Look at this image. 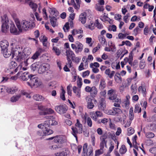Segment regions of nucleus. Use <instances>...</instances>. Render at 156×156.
Returning <instances> with one entry per match:
<instances>
[{
    "label": "nucleus",
    "mask_w": 156,
    "mask_h": 156,
    "mask_svg": "<svg viewBox=\"0 0 156 156\" xmlns=\"http://www.w3.org/2000/svg\"><path fill=\"white\" fill-rule=\"evenodd\" d=\"M10 48L9 50L7 49L2 51L4 57L7 58L12 55V57H14L16 61L20 64L21 61L23 59L24 56L23 51L28 50L29 48H27L24 49L21 46L16 45L13 43L11 44Z\"/></svg>",
    "instance_id": "f257e3e1"
},
{
    "label": "nucleus",
    "mask_w": 156,
    "mask_h": 156,
    "mask_svg": "<svg viewBox=\"0 0 156 156\" xmlns=\"http://www.w3.org/2000/svg\"><path fill=\"white\" fill-rule=\"evenodd\" d=\"M52 116L51 115L46 116L45 118L48 120L44 122L43 123L39 124L37 127L39 128L42 129V131H38L37 134L39 136H47L50 135L53 133V131L48 128L50 125H56L57 122L55 120L51 119Z\"/></svg>",
    "instance_id": "f03ea898"
},
{
    "label": "nucleus",
    "mask_w": 156,
    "mask_h": 156,
    "mask_svg": "<svg viewBox=\"0 0 156 156\" xmlns=\"http://www.w3.org/2000/svg\"><path fill=\"white\" fill-rule=\"evenodd\" d=\"M43 50L41 48H39L31 58H27V56L24 53V50L23 51V53L24 55V58L21 61V64L18 66L17 69H21L22 68L23 70H26L27 67H25L28 66L31 62L37 59L40 55L43 52Z\"/></svg>",
    "instance_id": "7ed1b4c3"
},
{
    "label": "nucleus",
    "mask_w": 156,
    "mask_h": 156,
    "mask_svg": "<svg viewBox=\"0 0 156 156\" xmlns=\"http://www.w3.org/2000/svg\"><path fill=\"white\" fill-rule=\"evenodd\" d=\"M13 19L20 32L23 30H27L35 26V23H34L33 21L23 20L20 22L18 18L14 17Z\"/></svg>",
    "instance_id": "20e7f679"
},
{
    "label": "nucleus",
    "mask_w": 156,
    "mask_h": 156,
    "mask_svg": "<svg viewBox=\"0 0 156 156\" xmlns=\"http://www.w3.org/2000/svg\"><path fill=\"white\" fill-rule=\"evenodd\" d=\"M2 20H3L2 26V32H6L10 27V30L11 33L15 35L19 34L20 31L18 30L12 21L9 20L6 16H4Z\"/></svg>",
    "instance_id": "39448f33"
},
{
    "label": "nucleus",
    "mask_w": 156,
    "mask_h": 156,
    "mask_svg": "<svg viewBox=\"0 0 156 156\" xmlns=\"http://www.w3.org/2000/svg\"><path fill=\"white\" fill-rule=\"evenodd\" d=\"M107 138V136L105 134L100 137V149L96 151L95 156H99L103 153V149L105 146V147H107V141L106 140Z\"/></svg>",
    "instance_id": "423d86ee"
},
{
    "label": "nucleus",
    "mask_w": 156,
    "mask_h": 156,
    "mask_svg": "<svg viewBox=\"0 0 156 156\" xmlns=\"http://www.w3.org/2000/svg\"><path fill=\"white\" fill-rule=\"evenodd\" d=\"M72 130V134L75 137L76 140H77V134L82 133L83 130V126L78 119L76 120V122L75 126H72L71 128Z\"/></svg>",
    "instance_id": "0eeeda50"
},
{
    "label": "nucleus",
    "mask_w": 156,
    "mask_h": 156,
    "mask_svg": "<svg viewBox=\"0 0 156 156\" xmlns=\"http://www.w3.org/2000/svg\"><path fill=\"white\" fill-rule=\"evenodd\" d=\"M25 96L27 98H30L31 96L25 90H21L19 91V93L12 96L10 98V101L14 103L18 101L22 95Z\"/></svg>",
    "instance_id": "6e6552de"
},
{
    "label": "nucleus",
    "mask_w": 156,
    "mask_h": 156,
    "mask_svg": "<svg viewBox=\"0 0 156 156\" xmlns=\"http://www.w3.org/2000/svg\"><path fill=\"white\" fill-rule=\"evenodd\" d=\"M18 67L16 69L15 71H11V73L12 74H14L17 72L18 70H19V72L17 73V75L19 76L20 77H21V79L23 81H27L28 79H30V76L31 75H29L28 72H23L22 70L24 71L23 69L22 68L21 69H17Z\"/></svg>",
    "instance_id": "1a4fd4ad"
},
{
    "label": "nucleus",
    "mask_w": 156,
    "mask_h": 156,
    "mask_svg": "<svg viewBox=\"0 0 156 156\" xmlns=\"http://www.w3.org/2000/svg\"><path fill=\"white\" fill-rule=\"evenodd\" d=\"M30 81L27 82V83L31 87L34 86L38 87L42 84V83L38 81V78L35 75H31V76H30Z\"/></svg>",
    "instance_id": "9d476101"
},
{
    "label": "nucleus",
    "mask_w": 156,
    "mask_h": 156,
    "mask_svg": "<svg viewBox=\"0 0 156 156\" xmlns=\"http://www.w3.org/2000/svg\"><path fill=\"white\" fill-rule=\"evenodd\" d=\"M66 55L67 56V59H70V58L74 61L78 62L80 60L78 57H75V55L70 49H66Z\"/></svg>",
    "instance_id": "9b49d317"
},
{
    "label": "nucleus",
    "mask_w": 156,
    "mask_h": 156,
    "mask_svg": "<svg viewBox=\"0 0 156 156\" xmlns=\"http://www.w3.org/2000/svg\"><path fill=\"white\" fill-rule=\"evenodd\" d=\"M72 48L75 50L76 53H77L81 52L83 49V45L78 41H76L75 44H71Z\"/></svg>",
    "instance_id": "f8f14e48"
},
{
    "label": "nucleus",
    "mask_w": 156,
    "mask_h": 156,
    "mask_svg": "<svg viewBox=\"0 0 156 156\" xmlns=\"http://www.w3.org/2000/svg\"><path fill=\"white\" fill-rule=\"evenodd\" d=\"M90 115L91 118L95 121H98V119L99 117H102L103 116L102 112L98 111L91 112Z\"/></svg>",
    "instance_id": "ddd939ff"
},
{
    "label": "nucleus",
    "mask_w": 156,
    "mask_h": 156,
    "mask_svg": "<svg viewBox=\"0 0 156 156\" xmlns=\"http://www.w3.org/2000/svg\"><path fill=\"white\" fill-rule=\"evenodd\" d=\"M50 66L48 63H43L40 65L38 69V72L40 74H41L49 69Z\"/></svg>",
    "instance_id": "4468645a"
},
{
    "label": "nucleus",
    "mask_w": 156,
    "mask_h": 156,
    "mask_svg": "<svg viewBox=\"0 0 156 156\" xmlns=\"http://www.w3.org/2000/svg\"><path fill=\"white\" fill-rule=\"evenodd\" d=\"M56 111L60 114L65 113L67 110V107L66 105L57 106L55 107Z\"/></svg>",
    "instance_id": "2eb2a0df"
},
{
    "label": "nucleus",
    "mask_w": 156,
    "mask_h": 156,
    "mask_svg": "<svg viewBox=\"0 0 156 156\" xmlns=\"http://www.w3.org/2000/svg\"><path fill=\"white\" fill-rule=\"evenodd\" d=\"M86 100L87 103V108L90 109H92L94 107V105L92 102L96 101V100L89 96L86 97Z\"/></svg>",
    "instance_id": "dca6fc26"
},
{
    "label": "nucleus",
    "mask_w": 156,
    "mask_h": 156,
    "mask_svg": "<svg viewBox=\"0 0 156 156\" xmlns=\"http://www.w3.org/2000/svg\"><path fill=\"white\" fill-rule=\"evenodd\" d=\"M54 141L56 143L63 144L66 142V140L64 136H57L54 137Z\"/></svg>",
    "instance_id": "f3484780"
},
{
    "label": "nucleus",
    "mask_w": 156,
    "mask_h": 156,
    "mask_svg": "<svg viewBox=\"0 0 156 156\" xmlns=\"http://www.w3.org/2000/svg\"><path fill=\"white\" fill-rule=\"evenodd\" d=\"M108 94L109 96V99L111 100H114L118 98L117 97L116 91L115 90L111 89L108 91Z\"/></svg>",
    "instance_id": "a211bd4d"
},
{
    "label": "nucleus",
    "mask_w": 156,
    "mask_h": 156,
    "mask_svg": "<svg viewBox=\"0 0 156 156\" xmlns=\"http://www.w3.org/2000/svg\"><path fill=\"white\" fill-rule=\"evenodd\" d=\"M9 45L8 41L5 40L1 41L0 43V46L2 49V51L7 49Z\"/></svg>",
    "instance_id": "6ab92c4d"
},
{
    "label": "nucleus",
    "mask_w": 156,
    "mask_h": 156,
    "mask_svg": "<svg viewBox=\"0 0 156 156\" xmlns=\"http://www.w3.org/2000/svg\"><path fill=\"white\" fill-rule=\"evenodd\" d=\"M106 106L104 99L103 98H101L99 102L98 109L100 110L103 111L105 109Z\"/></svg>",
    "instance_id": "aec40b11"
},
{
    "label": "nucleus",
    "mask_w": 156,
    "mask_h": 156,
    "mask_svg": "<svg viewBox=\"0 0 156 156\" xmlns=\"http://www.w3.org/2000/svg\"><path fill=\"white\" fill-rule=\"evenodd\" d=\"M18 88L16 87H7L6 92L8 93L13 94L18 91Z\"/></svg>",
    "instance_id": "412c9836"
},
{
    "label": "nucleus",
    "mask_w": 156,
    "mask_h": 156,
    "mask_svg": "<svg viewBox=\"0 0 156 156\" xmlns=\"http://www.w3.org/2000/svg\"><path fill=\"white\" fill-rule=\"evenodd\" d=\"M144 129L147 130L155 131L156 130V124L154 123L149 124Z\"/></svg>",
    "instance_id": "4be33fe9"
},
{
    "label": "nucleus",
    "mask_w": 156,
    "mask_h": 156,
    "mask_svg": "<svg viewBox=\"0 0 156 156\" xmlns=\"http://www.w3.org/2000/svg\"><path fill=\"white\" fill-rule=\"evenodd\" d=\"M115 72L114 71H111L109 69H107L105 70V73L110 78H112L114 75Z\"/></svg>",
    "instance_id": "5701e85b"
},
{
    "label": "nucleus",
    "mask_w": 156,
    "mask_h": 156,
    "mask_svg": "<svg viewBox=\"0 0 156 156\" xmlns=\"http://www.w3.org/2000/svg\"><path fill=\"white\" fill-rule=\"evenodd\" d=\"M79 20L82 24H85L86 21V13H83L81 14L79 16Z\"/></svg>",
    "instance_id": "b1692460"
},
{
    "label": "nucleus",
    "mask_w": 156,
    "mask_h": 156,
    "mask_svg": "<svg viewBox=\"0 0 156 156\" xmlns=\"http://www.w3.org/2000/svg\"><path fill=\"white\" fill-rule=\"evenodd\" d=\"M73 91L77 97L78 98L80 97L81 90L80 88H78L76 86H74L73 87Z\"/></svg>",
    "instance_id": "393cba45"
},
{
    "label": "nucleus",
    "mask_w": 156,
    "mask_h": 156,
    "mask_svg": "<svg viewBox=\"0 0 156 156\" xmlns=\"http://www.w3.org/2000/svg\"><path fill=\"white\" fill-rule=\"evenodd\" d=\"M17 66V64L14 61L11 62L10 64V69H9V72L10 74H12L11 73V71H15L14 68Z\"/></svg>",
    "instance_id": "a878e982"
},
{
    "label": "nucleus",
    "mask_w": 156,
    "mask_h": 156,
    "mask_svg": "<svg viewBox=\"0 0 156 156\" xmlns=\"http://www.w3.org/2000/svg\"><path fill=\"white\" fill-rule=\"evenodd\" d=\"M33 99L37 101H41L45 99L44 98L43 96L38 94H35L33 97Z\"/></svg>",
    "instance_id": "bb28decb"
},
{
    "label": "nucleus",
    "mask_w": 156,
    "mask_h": 156,
    "mask_svg": "<svg viewBox=\"0 0 156 156\" xmlns=\"http://www.w3.org/2000/svg\"><path fill=\"white\" fill-rule=\"evenodd\" d=\"M50 18V22L52 26L53 27H55L58 26V23L57 22V19L54 16L51 17Z\"/></svg>",
    "instance_id": "cd10ccee"
},
{
    "label": "nucleus",
    "mask_w": 156,
    "mask_h": 156,
    "mask_svg": "<svg viewBox=\"0 0 156 156\" xmlns=\"http://www.w3.org/2000/svg\"><path fill=\"white\" fill-rule=\"evenodd\" d=\"M40 41L42 42L43 45L44 46H46L47 44V38L44 35L41 36L40 37Z\"/></svg>",
    "instance_id": "c85d7f7f"
},
{
    "label": "nucleus",
    "mask_w": 156,
    "mask_h": 156,
    "mask_svg": "<svg viewBox=\"0 0 156 156\" xmlns=\"http://www.w3.org/2000/svg\"><path fill=\"white\" fill-rule=\"evenodd\" d=\"M106 83L105 80L102 79L100 80L99 85V88L101 90H103L106 87Z\"/></svg>",
    "instance_id": "c756f323"
},
{
    "label": "nucleus",
    "mask_w": 156,
    "mask_h": 156,
    "mask_svg": "<svg viewBox=\"0 0 156 156\" xmlns=\"http://www.w3.org/2000/svg\"><path fill=\"white\" fill-rule=\"evenodd\" d=\"M90 93L92 97H95L98 93V90L97 88L94 86L91 87V90Z\"/></svg>",
    "instance_id": "7c9ffc66"
},
{
    "label": "nucleus",
    "mask_w": 156,
    "mask_h": 156,
    "mask_svg": "<svg viewBox=\"0 0 156 156\" xmlns=\"http://www.w3.org/2000/svg\"><path fill=\"white\" fill-rule=\"evenodd\" d=\"M113 111L114 115L118 116L122 113V111L120 109L114 107Z\"/></svg>",
    "instance_id": "2f4dec72"
},
{
    "label": "nucleus",
    "mask_w": 156,
    "mask_h": 156,
    "mask_svg": "<svg viewBox=\"0 0 156 156\" xmlns=\"http://www.w3.org/2000/svg\"><path fill=\"white\" fill-rule=\"evenodd\" d=\"M54 112V111L51 108L48 109L46 112H41L39 113L41 115H45L48 114H51Z\"/></svg>",
    "instance_id": "473e14b6"
},
{
    "label": "nucleus",
    "mask_w": 156,
    "mask_h": 156,
    "mask_svg": "<svg viewBox=\"0 0 156 156\" xmlns=\"http://www.w3.org/2000/svg\"><path fill=\"white\" fill-rule=\"evenodd\" d=\"M145 130L144 129L143 130L144 131V133L145 134L146 137L148 138H151L154 137V133L149 132H145Z\"/></svg>",
    "instance_id": "72a5a7b5"
},
{
    "label": "nucleus",
    "mask_w": 156,
    "mask_h": 156,
    "mask_svg": "<svg viewBox=\"0 0 156 156\" xmlns=\"http://www.w3.org/2000/svg\"><path fill=\"white\" fill-rule=\"evenodd\" d=\"M138 91L140 92H141L144 94H145L146 90L144 84H142L141 86H139L138 88Z\"/></svg>",
    "instance_id": "f704fd0d"
},
{
    "label": "nucleus",
    "mask_w": 156,
    "mask_h": 156,
    "mask_svg": "<svg viewBox=\"0 0 156 156\" xmlns=\"http://www.w3.org/2000/svg\"><path fill=\"white\" fill-rule=\"evenodd\" d=\"M86 153H87V156H93V149L92 147L89 146L88 147V148H87Z\"/></svg>",
    "instance_id": "c9c22d12"
},
{
    "label": "nucleus",
    "mask_w": 156,
    "mask_h": 156,
    "mask_svg": "<svg viewBox=\"0 0 156 156\" xmlns=\"http://www.w3.org/2000/svg\"><path fill=\"white\" fill-rule=\"evenodd\" d=\"M95 24H94L93 22L91 21L89 24H86L85 27L87 28H88L91 30H92L95 28Z\"/></svg>",
    "instance_id": "e433bc0d"
},
{
    "label": "nucleus",
    "mask_w": 156,
    "mask_h": 156,
    "mask_svg": "<svg viewBox=\"0 0 156 156\" xmlns=\"http://www.w3.org/2000/svg\"><path fill=\"white\" fill-rule=\"evenodd\" d=\"M114 78L115 81L117 83H121L122 82V79L119 74L118 73L116 74Z\"/></svg>",
    "instance_id": "4c0bfd02"
},
{
    "label": "nucleus",
    "mask_w": 156,
    "mask_h": 156,
    "mask_svg": "<svg viewBox=\"0 0 156 156\" xmlns=\"http://www.w3.org/2000/svg\"><path fill=\"white\" fill-rule=\"evenodd\" d=\"M49 12L51 15L56 16H57L58 14V12L55 8L50 9Z\"/></svg>",
    "instance_id": "58836bf2"
},
{
    "label": "nucleus",
    "mask_w": 156,
    "mask_h": 156,
    "mask_svg": "<svg viewBox=\"0 0 156 156\" xmlns=\"http://www.w3.org/2000/svg\"><path fill=\"white\" fill-rule=\"evenodd\" d=\"M121 100L119 98L113 100V102H116L113 105L116 107H119L120 106Z\"/></svg>",
    "instance_id": "ea45409f"
},
{
    "label": "nucleus",
    "mask_w": 156,
    "mask_h": 156,
    "mask_svg": "<svg viewBox=\"0 0 156 156\" xmlns=\"http://www.w3.org/2000/svg\"><path fill=\"white\" fill-rule=\"evenodd\" d=\"M29 5L34 11L35 12L36 11L37 7V5L36 3L31 2L29 3Z\"/></svg>",
    "instance_id": "a19ab883"
},
{
    "label": "nucleus",
    "mask_w": 156,
    "mask_h": 156,
    "mask_svg": "<svg viewBox=\"0 0 156 156\" xmlns=\"http://www.w3.org/2000/svg\"><path fill=\"white\" fill-rule=\"evenodd\" d=\"M108 121L109 120L108 119L104 118L101 120H98V121L97 123L99 124H100L101 123L104 125H106L107 122H108Z\"/></svg>",
    "instance_id": "79ce46f5"
},
{
    "label": "nucleus",
    "mask_w": 156,
    "mask_h": 156,
    "mask_svg": "<svg viewBox=\"0 0 156 156\" xmlns=\"http://www.w3.org/2000/svg\"><path fill=\"white\" fill-rule=\"evenodd\" d=\"M83 33V30L80 29H74L72 31V34L74 36L77 34H82Z\"/></svg>",
    "instance_id": "37998d69"
},
{
    "label": "nucleus",
    "mask_w": 156,
    "mask_h": 156,
    "mask_svg": "<svg viewBox=\"0 0 156 156\" xmlns=\"http://www.w3.org/2000/svg\"><path fill=\"white\" fill-rule=\"evenodd\" d=\"M127 149L126 146L124 145H122L119 150V152L121 154H124L126 152Z\"/></svg>",
    "instance_id": "c03bdc74"
},
{
    "label": "nucleus",
    "mask_w": 156,
    "mask_h": 156,
    "mask_svg": "<svg viewBox=\"0 0 156 156\" xmlns=\"http://www.w3.org/2000/svg\"><path fill=\"white\" fill-rule=\"evenodd\" d=\"M52 51L57 55H59L60 53V50L57 47H53L52 48Z\"/></svg>",
    "instance_id": "a18cd8bd"
},
{
    "label": "nucleus",
    "mask_w": 156,
    "mask_h": 156,
    "mask_svg": "<svg viewBox=\"0 0 156 156\" xmlns=\"http://www.w3.org/2000/svg\"><path fill=\"white\" fill-rule=\"evenodd\" d=\"M95 26L99 29H101L103 28V25L99 22L98 20V19L95 20Z\"/></svg>",
    "instance_id": "49530a36"
},
{
    "label": "nucleus",
    "mask_w": 156,
    "mask_h": 156,
    "mask_svg": "<svg viewBox=\"0 0 156 156\" xmlns=\"http://www.w3.org/2000/svg\"><path fill=\"white\" fill-rule=\"evenodd\" d=\"M89 127H91L92 126V122L90 117H89L87 119V120L85 122Z\"/></svg>",
    "instance_id": "de8ad7c7"
},
{
    "label": "nucleus",
    "mask_w": 156,
    "mask_h": 156,
    "mask_svg": "<svg viewBox=\"0 0 156 156\" xmlns=\"http://www.w3.org/2000/svg\"><path fill=\"white\" fill-rule=\"evenodd\" d=\"M56 84V82L55 81H52L49 83L48 85L49 88L53 89L56 87L55 85Z\"/></svg>",
    "instance_id": "09e8293b"
},
{
    "label": "nucleus",
    "mask_w": 156,
    "mask_h": 156,
    "mask_svg": "<svg viewBox=\"0 0 156 156\" xmlns=\"http://www.w3.org/2000/svg\"><path fill=\"white\" fill-rule=\"evenodd\" d=\"M141 111V108L140 107V105L139 104L136 105L134 110V112L135 113H140Z\"/></svg>",
    "instance_id": "8fccbe9b"
},
{
    "label": "nucleus",
    "mask_w": 156,
    "mask_h": 156,
    "mask_svg": "<svg viewBox=\"0 0 156 156\" xmlns=\"http://www.w3.org/2000/svg\"><path fill=\"white\" fill-rule=\"evenodd\" d=\"M129 34L126 33L124 34L119 33L118 34V37L119 39H123L126 38V35H129Z\"/></svg>",
    "instance_id": "3c124183"
},
{
    "label": "nucleus",
    "mask_w": 156,
    "mask_h": 156,
    "mask_svg": "<svg viewBox=\"0 0 156 156\" xmlns=\"http://www.w3.org/2000/svg\"><path fill=\"white\" fill-rule=\"evenodd\" d=\"M62 92L60 94V97L61 99L65 101L66 100L65 94L66 93L65 91L63 89H62Z\"/></svg>",
    "instance_id": "603ef678"
},
{
    "label": "nucleus",
    "mask_w": 156,
    "mask_h": 156,
    "mask_svg": "<svg viewBox=\"0 0 156 156\" xmlns=\"http://www.w3.org/2000/svg\"><path fill=\"white\" fill-rule=\"evenodd\" d=\"M99 41L102 45H104L106 43L105 39L103 36H101L99 38Z\"/></svg>",
    "instance_id": "864d4df0"
},
{
    "label": "nucleus",
    "mask_w": 156,
    "mask_h": 156,
    "mask_svg": "<svg viewBox=\"0 0 156 156\" xmlns=\"http://www.w3.org/2000/svg\"><path fill=\"white\" fill-rule=\"evenodd\" d=\"M127 131V135L129 136L131 135L134 133V130L131 127L128 128Z\"/></svg>",
    "instance_id": "5fc2aeb1"
},
{
    "label": "nucleus",
    "mask_w": 156,
    "mask_h": 156,
    "mask_svg": "<svg viewBox=\"0 0 156 156\" xmlns=\"http://www.w3.org/2000/svg\"><path fill=\"white\" fill-rule=\"evenodd\" d=\"M63 29L65 32H66L68 31L69 29V23L68 22L66 23L64 27H63Z\"/></svg>",
    "instance_id": "6e6d98bb"
},
{
    "label": "nucleus",
    "mask_w": 156,
    "mask_h": 156,
    "mask_svg": "<svg viewBox=\"0 0 156 156\" xmlns=\"http://www.w3.org/2000/svg\"><path fill=\"white\" fill-rule=\"evenodd\" d=\"M38 109L42 111V112H46L47 110V108L41 105H38Z\"/></svg>",
    "instance_id": "4d7b16f0"
},
{
    "label": "nucleus",
    "mask_w": 156,
    "mask_h": 156,
    "mask_svg": "<svg viewBox=\"0 0 156 156\" xmlns=\"http://www.w3.org/2000/svg\"><path fill=\"white\" fill-rule=\"evenodd\" d=\"M77 84L78 87L80 88L82 85V80L81 78L78 77Z\"/></svg>",
    "instance_id": "13d9d810"
},
{
    "label": "nucleus",
    "mask_w": 156,
    "mask_h": 156,
    "mask_svg": "<svg viewBox=\"0 0 156 156\" xmlns=\"http://www.w3.org/2000/svg\"><path fill=\"white\" fill-rule=\"evenodd\" d=\"M108 45L111 49V51H114V49L115 48V46L114 44L112 41L109 42L108 43Z\"/></svg>",
    "instance_id": "bf43d9fd"
},
{
    "label": "nucleus",
    "mask_w": 156,
    "mask_h": 156,
    "mask_svg": "<svg viewBox=\"0 0 156 156\" xmlns=\"http://www.w3.org/2000/svg\"><path fill=\"white\" fill-rule=\"evenodd\" d=\"M99 64L97 62H95L94 63H91L90 64V68H98L99 67Z\"/></svg>",
    "instance_id": "052dcab7"
},
{
    "label": "nucleus",
    "mask_w": 156,
    "mask_h": 156,
    "mask_svg": "<svg viewBox=\"0 0 156 156\" xmlns=\"http://www.w3.org/2000/svg\"><path fill=\"white\" fill-rule=\"evenodd\" d=\"M100 19L103 21H108L109 23H110V22L112 21V20L110 19H108L107 18L105 17H104L103 16H101L100 17Z\"/></svg>",
    "instance_id": "680f3d73"
},
{
    "label": "nucleus",
    "mask_w": 156,
    "mask_h": 156,
    "mask_svg": "<svg viewBox=\"0 0 156 156\" xmlns=\"http://www.w3.org/2000/svg\"><path fill=\"white\" fill-rule=\"evenodd\" d=\"M72 87V85L69 84L67 87V93L68 95L71 96L72 94V91L71 90V88Z\"/></svg>",
    "instance_id": "e2e57ef3"
},
{
    "label": "nucleus",
    "mask_w": 156,
    "mask_h": 156,
    "mask_svg": "<svg viewBox=\"0 0 156 156\" xmlns=\"http://www.w3.org/2000/svg\"><path fill=\"white\" fill-rule=\"evenodd\" d=\"M131 90L132 91V94H134L136 93L137 91V89L135 86L132 85L131 86Z\"/></svg>",
    "instance_id": "0e129e2a"
},
{
    "label": "nucleus",
    "mask_w": 156,
    "mask_h": 156,
    "mask_svg": "<svg viewBox=\"0 0 156 156\" xmlns=\"http://www.w3.org/2000/svg\"><path fill=\"white\" fill-rule=\"evenodd\" d=\"M140 31V30L139 27H136L133 30L134 34L135 36H136Z\"/></svg>",
    "instance_id": "69168bd1"
},
{
    "label": "nucleus",
    "mask_w": 156,
    "mask_h": 156,
    "mask_svg": "<svg viewBox=\"0 0 156 156\" xmlns=\"http://www.w3.org/2000/svg\"><path fill=\"white\" fill-rule=\"evenodd\" d=\"M86 43L89 45L90 46H92V44L91 43L92 39L90 37H87L86 38Z\"/></svg>",
    "instance_id": "338daca9"
},
{
    "label": "nucleus",
    "mask_w": 156,
    "mask_h": 156,
    "mask_svg": "<svg viewBox=\"0 0 156 156\" xmlns=\"http://www.w3.org/2000/svg\"><path fill=\"white\" fill-rule=\"evenodd\" d=\"M149 151L151 153L154 154L155 156H156V147L150 148L149 150Z\"/></svg>",
    "instance_id": "774afa93"
}]
</instances>
